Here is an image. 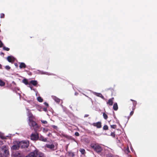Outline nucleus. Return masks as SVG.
<instances>
[{"instance_id":"1","label":"nucleus","mask_w":157,"mask_h":157,"mask_svg":"<svg viewBox=\"0 0 157 157\" xmlns=\"http://www.w3.org/2000/svg\"><path fill=\"white\" fill-rule=\"evenodd\" d=\"M28 121L29 124L31 127H33L34 130L36 131L39 128V127L38 124L34 121L35 117L33 116L32 113L30 111H29L28 115Z\"/></svg>"},{"instance_id":"2","label":"nucleus","mask_w":157,"mask_h":157,"mask_svg":"<svg viewBox=\"0 0 157 157\" xmlns=\"http://www.w3.org/2000/svg\"><path fill=\"white\" fill-rule=\"evenodd\" d=\"M25 157H46L44 154L38 150H36L30 152Z\"/></svg>"},{"instance_id":"3","label":"nucleus","mask_w":157,"mask_h":157,"mask_svg":"<svg viewBox=\"0 0 157 157\" xmlns=\"http://www.w3.org/2000/svg\"><path fill=\"white\" fill-rule=\"evenodd\" d=\"M91 147L98 153H101L102 151L101 147L98 144H91Z\"/></svg>"},{"instance_id":"4","label":"nucleus","mask_w":157,"mask_h":157,"mask_svg":"<svg viewBox=\"0 0 157 157\" xmlns=\"http://www.w3.org/2000/svg\"><path fill=\"white\" fill-rule=\"evenodd\" d=\"M19 142L20 147L21 148H27L29 146V142L28 140L22 141Z\"/></svg>"},{"instance_id":"5","label":"nucleus","mask_w":157,"mask_h":157,"mask_svg":"<svg viewBox=\"0 0 157 157\" xmlns=\"http://www.w3.org/2000/svg\"><path fill=\"white\" fill-rule=\"evenodd\" d=\"M35 131L36 133H32L30 136V139L33 141H36L38 140L39 138V133L37 132V130Z\"/></svg>"},{"instance_id":"6","label":"nucleus","mask_w":157,"mask_h":157,"mask_svg":"<svg viewBox=\"0 0 157 157\" xmlns=\"http://www.w3.org/2000/svg\"><path fill=\"white\" fill-rule=\"evenodd\" d=\"M12 157H22L19 151L13 152L11 154Z\"/></svg>"},{"instance_id":"7","label":"nucleus","mask_w":157,"mask_h":157,"mask_svg":"<svg viewBox=\"0 0 157 157\" xmlns=\"http://www.w3.org/2000/svg\"><path fill=\"white\" fill-rule=\"evenodd\" d=\"M20 147V145H19V142H17L16 144L13 145L11 147L12 150H18Z\"/></svg>"},{"instance_id":"8","label":"nucleus","mask_w":157,"mask_h":157,"mask_svg":"<svg viewBox=\"0 0 157 157\" xmlns=\"http://www.w3.org/2000/svg\"><path fill=\"white\" fill-rule=\"evenodd\" d=\"M93 126L96 127L98 128H100L101 127V123L99 121L96 123H94L92 124Z\"/></svg>"},{"instance_id":"9","label":"nucleus","mask_w":157,"mask_h":157,"mask_svg":"<svg viewBox=\"0 0 157 157\" xmlns=\"http://www.w3.org/2000/svg\"><path fill=\"white\" fill-rule=\"evenodd\" d=\"M114 100V98H111L109 99L107 102V104L110 106L112 105L113 103Z\"/></svg>"},{"instance_id":"10","label":"nucleus","mask_w":157,"mask_h":157,"mask_svg":"<svg viewBox=\"0 0 157 157\" xmlns=\"http://www.w3.org/2000/svg\"><path fill=\"white\" fill-rule=\"evenodd\" d=\"M7 60L9 62L13 63L14 61V58L12 56H8L7 57Z\"/></svg>"},{"instance_id":"11","label":"nucleus","mask_w":157,"mask_h":157,"mask_svg":"<svg viewBox=\"0 0 157 157\" xmlns=\"http://www.w3.org/2000/svg\"><path fill=\"white\" fill-rule=\"evenodd\" d=\"M30 84H31L34 86H36L38 84V82L36 80H32L30 81V83H29V85H30Z\"/></svg>"},{"instance_id":"12","label":"nucleus","mask_w":157,"mask_h":157,"mask_svg":"<svg viewBox=\"0 0 157 157\" xmlns=\"http://www.w3.org/2000/svg\"><path fill=\"white\" fill-rule=\"evenodd\" d=\"M63 136L64 137L69 140H72L74 141H75V139L73 138L71 136H70L67 135H64Z\"/></svg>"},{"instance_id":"13","label":"nucleus","mask_w":157,"mask_h":157,"mask_svg":"<svg viewBox=\"0 0 157 157\" xmlns=\"http://www.w3.org/2000/svg\"><path fill=\"white\" fill-rule=\"evenodd\" d=\"M38 140H40L44 142H46L47 140L46 138H44L43 136H39Z\"/></svg>"},{"instance_id":"14","label":"nucleus","mask_w":157,"mask_h":157,"mask_svg":"<svg viewBox=\"0 0 157 157\" xmlns=\"http://www.w3.org/2000/svg\"><path fill=\"white\" fill-rule=\"evenodd\" d=\"M10 155L9 153V151L8 150H7L5 151H4V153L3 154V156H4L5 157H8Z\"/></svg>"},{"instance_id":"15","label":"nucleus","mask_w":157,"mask_h":157,"mask_svg":"<svg viewBox=\"0 0 157 157\" xmlns=\"http://www.w3.org/2000/svg\"><path fill=\"white\" fill-rule=\"evenodd\" d=\"M47 147L48 148H50L51 149H53L54 150V148L55 146L54 145L51 144L47 145Z\"/></svg>"},{"instance_id":"16","label":"nucleus","mask_w":157,"mask_h":157,"mask_svg":"<svg viewBox=\"0 0 157 157\" xmlns=\"http://www.w3.org/2000/svg\"><path fill=\"white\" fill-rule=\"evenodd\" d=\"M113 109L117 111L118 109V106L117 104V103H115L114 104L113 107Z\"/></svg>"},{"instance_id":"17","label":"nucleus","mask_w":157,"mask_h":157,"mask_svg":"<svg viewBox=\"0 0 157 157\" xmlns=\"http://www.w3.org/2000/svg\"><path fill=\"white\" fill-rule=\"evenodd\" d=\"M26 67V65L24 63H21L19 65V67L20 68H25Z\"/></svg>"},{"instance_id":"18","label":"nucleus","mask_w":157,"mask_h":157,"mask_svg":"<svg viewBox=\"0 0 157 157\" xmlns=\"http://www.w3.org/2000/svg\"><path fill=\"white\" fill-rule=\"evenodd\" d=\"M2 150L4 151H5L8 150V146H3L2 148Z\"/></svg>"},{"instance_id":"19","label":"nucleus","mask_w":157,"mask_h":157,"mask_svg":"<svg viewBox=\"0 0 157 157\" xmlns=\"http://www.w3.org/2000/svg\"><path fill=\"white\" fill-rule=\"evenodd\" d=\"M68 155L71 157H74L75 156V155L74 152L71 151H69L68 152Z\"/></svg>"},{"instance_id":"20","label":"nucleus","mask_w":157,"mask_h":157,"mask_svg":"<svg viewBox=\"0 0 157 157\" xmlns=\"http://www.w3.org/2000/svg\"><path fill=\"white\" fill-rule=\"evenodd\" d=\"M22 82L26 85L29 84L27 79L26 78L22 80Z\"/></svg>"},{"instance_id":"21","label":"nucleus","mask_w":157,"mask_h":157,"mask_svg":"<svg viewBox=\"0 0 157 157\" xmlns=\"http://www.w3.org/2000/svg\"><path fill=\"white\" fill-rule=\"evenodd\" d=\"M79 151L82 154L84 155L85 154V149H84L81 148V149H80Z\"/></svg>"},{"instance_id":"22","label":"nucleus","mask_w":157,"mask_h":157,"mask_svg":"<svg viewBox=\"0 0 157 157\" xmlns=\"http://www.w3.org/2000/svg\"><path fill=\"white\" fill-rule=\"evenodd\" d=\"M5 83L2 80H0V86H4L5 85Z\"/></svg>"},{"instance_id":"23","label":"nucleus","mask_w":157,"mask_h":157,"mask_svg":"<svg viewBox=\"0 0 157 157\" xmlns=\"http://www.w3.org/2000/svg\"><path fill=\"white\" fill-rule=\"evenodd\" d=\"M37 99L38 101L39 102H42L43 101V99L40 96L38 97Z\"/></svg>"},{"instance_id":"24","label":"nucleus","mask_w":157,"mask_h":157,"mask_svg":"<svg viewBox=\"0 0 157 157\" xmlns=\"http://www.w3.org/2000/svg\"><path fill=\"white\" fill-rule=\"evenodd\" d=\"M103 117L106 120L108 118V117L107 115L105 113H104L103 114Z\"/></svg>"},{"instance_id":"25","label":"nucleus","mask_w":157,"mask_h":157,"mask_svg":"<svg viewBox=\"0 0 157 157\" xmlns=\"http://www.w3.org/2000/svg\"><path fill=\"white\" fill-rule=\"evenodd\" d=\"M103 129L104 130H107L108 129V127L106 125H105L103 127Z\"/></svg>"},{"instance_id":"26","label":"nucleus","mask_w":157,"mask_h":157,"mask_svg":"<svg viewBox=\"0 0 157 157\" xmlns=\"http://www.w3.org/2000/svg\"><path fill=\"white\" fill-rule=\"evenodd\" d=\"M54 99L55 101H56L57 102L59 103L60 101V99L57 98L55 97Z\"/></svg>"},{"instance_id":"27","label":"nucleus","mask_w":157,"mask_h":157,"mask_svg":"<svg viewBox=\"0 0 157 157\" xmlns=\"http://www.w3.org/2000/svg\"><path fill=\"white\" fill-rule=\"evenodd\" d=\"M136 104H137V102L136 101H133V106H134V107L133 109H135V106L136 105Z\"/></svg>"},{"instance_id":"28","label":"nucleus","mask_w":157,"mask_h":157,"mask_svg":"<svg viewBox=\"0 0 157 157\" xmlns=\"http://www.w3.org/2000/svg\"><path fill=\"white\" fill-rule=\"evenodd\" d=\"M125 152H126V153H127V154L128 153H129L130 152L128 147H127V148L126 149V150H125Z\"/></svg>"},{"instance_id":"29","label":"nucleus","mask_w":157,"mask_h":157,"mask_svg":"<svg viewBox=\"0 0 157 157\" xmlns=\"http://www.w3.org/2000/svg\"><path fill=\"white\" fill-rule=\"evenodd\" d=\"M3 48L4 50L6 51H9L10 50V48H9L6 47L5 46H3Z\"/></svg>"},{"instance_id":"30","label":"nucleus","mask_w":157,"mask_h":157,"mask_svg":"<svg viewBox=\"0 0 157 157\" xmlns=\"http://www.w3.org/2000/svg\"><path fill=\"white\" fill-rule=\"evenodd\" d=\"M41 121L42 123L44 124H46L48 123L47 121H46L42 120H41Z\"/></svg>"},{"instance_id":"31","label":"nucleus","mask_w":157,"mask_h":157,"mask_svg":"<svg viewBox=\"0 0 157 157\" xmlns=\"http://www.w3.org/2000/svg\"><path fill=\"white\" fill-rule=\"evenodd\" d=\"M5 17V14L4 13H2L0 14V18H4Z\"/></svg>"},{"instance_id":"32","label":"nucleus","mask_w":157,"mask_h":157,"mask_svg":"<svg viewBox=\"0 0 157 157\" xmlns=\"http://www.w3.org/2000/svg\"><path fill=\"white\" fill-rule=\"evenodd\" d=\"M111 127L115 129L117 127V125H111Z\"/></svg>"},{"instance_id":"33","label":"nucleus","mask_w":157,"mask_h":157,"mask_svg":"<svg viewBox=\"0 0 157 157\" xmlns=\"http://www.w3.org/2000/svg\"><path fill=\"white\" fill-rule=\"evenodd\" d=\"M52 127L54 128V129H56V130L57 129V128H58V127H57V126H56L55 125H52Z\"/></svg>"},{"instance_id":"34","label":"nucleus","mask_w":157,"mask_h":157,"mask_svg":"<svg viewBox=\"0 0 157 157\" xmlns=\"http://www.w3.org/2000/svg\"><path fill=\"white\" fill-rule=\"evenodd\" d=\"M95 95H96L97 96L100 97L101 95V94L100 93H96L95 94Z\"/></svg>"},{"instance_id":"35","label":"nucleus","mask_w":157,"mask_h":157,"mask_svg":"<svg viewBox=\"0 0 157 157\" xmlns=\"http://www.w3.org/2000/svg\"><path fill=\"white\" fill-rule=\"evenodd\" d=\"M5 68L6 69L8 70H9L10 69V67L9 66H6Z\"/></svg>"},{"instance_id":"36","label":"nucleus","mask_w":157,"mask_h":157,"mask_svg":"<svg viewBox=\"0 0 157 157\" xmlns=\"http://www.w3.org/2000/svg\"><path fill=\"white\" fill-rule=\"evenodd\" d=\"M111 135L114 137H115V134L114 132H112L111 133Z\"/></svg>"},{"instance_id":"37","label":"nucleus","mask_w":157,"mask_h":157,"mask_svg":"<svg viewBox=\"0 0 157 157\" xmlns=\"http://www.w3.org/2000/svg\"><path fill=\"white\" fill-rule=\"evenodd\" d=\"M43 130V131L44 132H47L48 131V129L47 128H44Z\"/></svg>"},{"instance_id":"38","label":"nucleus","mask_w":157,"mask_h":157,"mask_svg":"<svg viewBox=\"0 0 157 157\" xmlns=\"http://www.w3.org/2000/svg\"><path fill=\"white\" fill-rule=\"evenodd\" d=\"M3 44L0 40V48H1L3 47Z\"/></svg>"},{"instance_id":"39","label":"nucleus","mask_w":157,"mask_h":157,"mask_svg":"<svg viewBox=\"0 0 157 157\" xmlns=\"http://www.w3.org/2000/svg\"><path fill=\"white\" fill-rule=\"evenodd\" d=\"M75 135L76 136H79V133L78 132H76L75 133Z\"/></svg>"},{"instance_id":"40","label":"nucleus","mask_w":157,"mask_h":157,"mask_svg":"<svg viewBox=\"0 0 157 157\" xmlns=\"http://www.w3.org/2000/svg\"><path fill=\"white\" fill-rule=\"evenodd\" d=\"M43 110L47 112V108H46L44 107L43 108Z\"/></svg>"},{"instance_id":"41","label":"nucleus","mask_w":157,"mask_h":157,"mask_svg":"<svg viewBox=\"0 0 157 157\" xmlns=\"http://www.w3.org/2000/svg\"><path fill=\"white\" fill-rule=\"evenodd\" d=\"M44 103V105L46 106H49V105H48V104L46 102H45Z\"/></svg>"},{"instance_id":"42","label":"nucleus","mask_w":157,"mask_h":157,"mask_svg":"<svg viewBox=\"0 0 157 157\" xmlns=\"http://www.w3.org/2000/svg\"><path fill=\"white\" fill-rule=\"evenodd\" d=\"M133 113H134V112H133V111H132L130 112V116H132V115L133 114Z\"/></svg>"},{"instance_id":"43","label":"nucleus","mask_w":157,"mask_h":157,"mask_svg":"<svg viewBox=\"0 0 157 157\" xmlns=\"http://www.w3.org/2000/svg\"><path fill=\"white\" fill-rule=\"evenodd\" d=\"M89 116V115L88 114H85L84 115V117H87Z\"/></svg>"},{"instance_id":"44","label":"nucleus","mask_w":157,"mask_h":157,"mask_svg":"<svg viewBox=\"0 0 157 157\" xmlns=\"http://www.w3.org/2000/svg\"><path fill=\"white\" fill-rule=\"evenodd\" d=\"M100 96V97H101V98L103 99L104 97V96L102 95V94H101V95L100 96Z\"/></svg>"},{"instance_id":"45","label":"nucleus","mask_w":157,"mask_h":157,"mask_svg":"<svg viewBox=\"0 0 157 157\" xmlns=\"http://www.w3.org/2000/svg\"><path fill=\"white\" fill-rule=\"evenodd\" d=\"M0 157H3V155L1 153H0Z\"/></svg>"},{"instance_id":"46","label":"nucleus","mask_w":157,"mask_h":157,"mask_svg":"<svg viewBox=\"0 0 157 157\" xmlns=\"http://www.w3.org/2000/svg\"><path fill=\"white\" fill-rule=\"evenodd\" d=\"M78 94V93L77 92H75V95H77Z\"/></svg>"},{"instance_id":"47","label":"nucleus","mask_w":157,"mask_h":157,"mask_svg":"<svg viewBox=\"0 0 157 157\" xmlns=\"http://www.w3.org/2000/svg\"><path fill=\"white\" fill-rule=\"evenodd\" d=\"M1 137L2 139H5V138L4 137V136H1Z\"/></svg>"},{"instance_id":"48","label":"nucleus","mask_w":157,"mask_h":157,"mask_svg":"<svg viewBox=\"0 0 157 157\" xmlns=\"http://www.w3.org/2000/svg\"><path fill=\"white\" fill-rule=\"evenodd\" d=\"M2 69V66L1 64H0V69Z\"/></svg>"},{"instance_id":"49","label":"nucleus","mask_w":157,"mask_h":157,"mask_svg":"<svg viewBox=\"0 0 157 157\" xmlns=\"http://www.w3.org/2000/svg\"><path fill=\"white\" fill-rule=\"evenodd\" d=\"M130 100L131 101H132V102H133V101H134V100H133L132 99H130Z\"/></svg>"},{"instance_id":"50","label":"nucleus","mask_w":157,"mask_h":157,"mask_svg":"<svg viewBox=\"0 0 157 157\" xmlns=\"http://www.w3.org/2000/svg\"><path fill=\"white\" fill-rule=\"evenodd\" d=\"M30 88L32 89V86H30Z\"/></svg>"}]
</instances>
